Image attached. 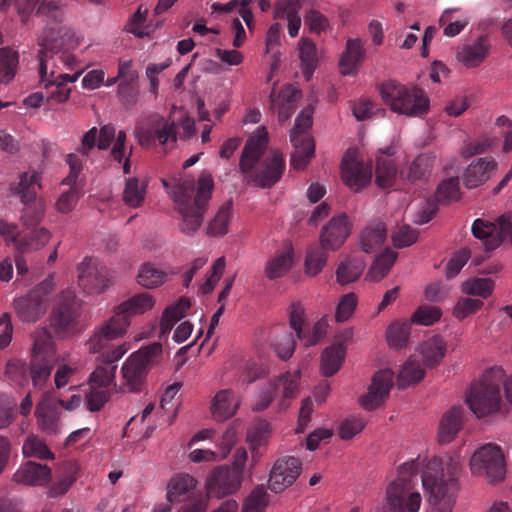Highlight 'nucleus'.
I'll return each mask as SVG.
<instances>
[{"label":"nucleus","mask_w":512,"mask_h":512,"mask_svg":"<svg viewBox=\"0 0 512 512\" xmlns=\"http://www.w3.org/2000/svg\"><path fill=\"white\" fill-rule=\"evenodd\" d=\"M213 187V179L207 174L200 176L197 187L192 178H182L174 186V201L181 216L179 230L183 234L193 235L200 228Z\"/></svg>","instance_id":"nucleus-1"},{"label":"nucleus","mask_w":512,"mask_h":512,"mask_svg":"<svg viewBox=\"0 0 512 512\" xmlns=\"http://www.w3.org/2000/svg\"><path fill=\"white\" fill-rule=\"evenodd\" d=\"M458 472V464L452 459L447 463L446 472L438 457H433L426 464L422 474V484L429 494L434 512H452L458 490Z\"/></svg>","instance_id":"nucleus-2"},{"label":"nucleus","mask_w":512,"mask_h":512,"mask_svg":"<svg viewBox=\"0 0 512 512\" xmlns=\"http://www.w3.org/2000/svg\"><path fill=\"white\" fill-rule=\"evenodd\" d=\"M501 367L487 369L481 380L471 386L466 402L478 417L495 413L500 408V387L503 385L507 400L512 404V377L506 381Z\"/></svg>","instance_id":"nucleus-3"},{"label":"nucleus","mask_w":512,"mask_h":512,"mask_svg":"<svg viewBox=\"0 0 512 512\" xmlns=\"http://www.w3.org/2000/svg\"><path fill=\"white\" fill-rule=\"evenodd\" d=\"M379 92L383 102L394 113L407 117H423L429 112V96L417 85H403L388 80L380 85Z\"/></svg>","instance_id":"nucleus-4"},{"label":"nucleus","mask_w":512,"mask_h":512,"mask_svg":"<svg viewBox=\"0 0 512 512\" xmlns=\"http://www.w3.org/2000/svg\"><path fill=\"white\" fill-rule=\"evenodd\" d=\"M419 463L416 460L403 463L398 469L397 478L386 490L385 512H418L421 495L412 491V478L416 476Z\"/></svg>","instance_id":"nucleus-5"},{"label":"nucleus","mask_w":512,"mask_h":512,"mask_svg":"<svg viewBox=\"0 0 512 512\" xmlns=\"http://www.w3.org/2000/svg\"><path fill=\"white\" fill-rule=\"evenodd\" d=\"M126 351L124 345H118L97 357L96 368L90 376L91 391L87 395V407L90 411H99L109 400V391L98 388L109 387L114 382L116 363Z\"/></svg>","instance_id":"nucleus-6"},{"label":"nucleus","mask_w":512,"mask_h":512,"mask_svg":"<svg viewBox=\"0 0 512 512\" xmlns=\"http://www.w3.org/2000/svg\"><path fill=\"white\" fill-rule=\"evenodd\" d=\"M163 358V346L154 342L133 352L123 363L121 374L131 392L143 390L149 371Z\"/></svg>","instance_id":"nucleus-7"},{"label":"nucleus","mask_w":512,"mask_h":512,"mask_svg":"<svg viewBox=\"0 0 512 512\" xmlns=\"http://www.w3.org/2000/svg\"><path fill=\"white\" fill-rule=\"evenodd\" d=\"M247 459V451L239 448L234 454L231 466L220 465L214 468L206 480L207 494L222 498L237 492L243 481Z\"/></svg>","instance_id":"nucleus-8"},{"label":"nucleus","mask_w":512,"mask_h":512,"mask_svg":"<svg viewBox=\"0 0 512 512\" xmlns=\"http://www.w3.org/2000/svg\"><path fill=\"white\" fill-rule=\"evenodd\" d=\"M135 137L143 148H152L156 145L165 147L169 142L176 143L178 135L175 121L153 113L139 121L135 127Z\"/></svg>","instance_id":"nucleus-9"},{"label":"nucleus","mask_w":512,"mask_h":512,"mask_svg":"<svg viewBox=\"0 0 512 512\" xmlns=\"http://www.w3.org/2000/svg\"><path fill=\"white\" fill-rule=\"evenodd\" d=\"M301 372L295 370L287 371L271 380L268 386L262 389L256 396L253 410L263 411L269 407L277 395H280L279 410L289 408L291 400L296 398L299 392Z\"/></svg>","instance_id":"nucleus-10"},{"label":"nucleus","mask_w":512,"mask_h":512,"mask_svg":"<svg viewBox=\"0 0 512 512\" xmlns=\"http://www.w3.org/2000/svg\"><path fill=\"white\" fill-rule=\"evenodd\" d=\"M81 301L74 292H61L50 315V325L60 337L73 335L81 330Z\"/></svg>","instance_id":"nucleus-11"},{"label":"nucleus","mask_w":512,"mask_h":512,"mask_svg":"<svg viewBox=\"0 0 512 512\" xmlns=\"http://www.w3.org/2000/svg\"><path fill=\"white\" fill-rule=\"evenodd\" d=\"M312 114V108L305 107L296 118L290 132V142L295 149L291 154L290 164L296 170H303L314 156V141L309 134L313 123Z\"/></svg>","instance_id":"nucleus-12"},{"label":"nucleus","mask_w":512,"mask_h":512,"mask_svg":"<svg viewBox=\"0 0 512 512\" xmlns=\"http://www.w3.org/2000/svg\"><path fill=\"white\" fill-rule=\"evenodd\" d=\"M37 58L39 61L40 83L47 90V98L57 103L68 100L71 89L67 87V84L75 82L80 73L77 72L72 75L60 73L56 75L53 70V53L48 54L43 49L38 51Z\"/></svg>","instance_id":"nucleus-13"},{"label":"nucleus","mask_w":512,"mask_h":512,"mask_svg":"<svg viewBox=\"0 0 512 512\" xmlns=\"http://www.w3.org/2000/svg\"><path fill=\"white\" fill-rule=\"evenodd\" d=\"M470 469L474 475L483 476L489 482L502 481L506 465L501 448L492 443L480 447L470 459Z\"/></svg>","instance_id":"nucleus-14"},{"label":"nucleus","mask_w":512,"mask_h":512,"mask_svg":"<svg viewBox=\"0 0 512 512\" xmlns=\"http://www.w3.org/2000/svg\"><path fill=\"white\" fill-rule=\"evenodd\" d=\"M33 11H35L36 16L42 18L45 22V28L38 39V45L48 54L53 53L55 42L62 32V6L54 0H40Z\"/></svg>","instance_id":"nucleus-15"},{"label":"nucleus","mask_w":512,"mask_h":512,"mask_svg":"<svg viewBox=\"0 0 512 512\" xmlns=\"http://www.w3.org/2000/svg\"><path fill=\"white\" fill-rule=\"evenodd\" d=\"M53 287L45 280L34 287L27 295L14 301L17 316L24 322H36L47 311L49 295Z\"/></svg>","instance_id":"nucleus-16"},{"label":"nucleus","mask_w":512,"mask_h":512,"mask_svg":"<svg viewBox=\"0 0 512 512\" xmlns=\"http://www.w3.org/2000/svg\"><path fill=\"white\" fill-rule=\"evenodd\" d=\"M78 272V284L88 294H100L111 284L107 267L97 259L85 258Z\"/></svg>","instance_id":"nucleus-17"},{"label":"nucleus","mask_w":512,"mask_h":512,"mask_svg":"<svg viewBox=\"0 0 512 512\" xmlns=\"http://www.w3.org/2000/svg\"><path fill=\"white\" fill-rule=\"evenodd\" d=\"M301 461L293 456L278 458L270 471L268 488L274 493H281L290 487L300 476Z\"/></svg>","instance_id":"nucleus-18"},{"label":"nucleus","mask_w":512,"mask_h":512,"mask_svg":"<svg viewBox=\"0 0 512 512\" xmlns=\"http://www.w3.org/2000/svg\"><path fill=\"white\" fill-rule=\"evenodd\" d=\"M341 173L345 184L358 192L370 183L372 166L359 161L355 151H347L341 162Z\"/></svg>","instance_id":"nucleus-19"},{"label":"nucleus","mask_w":512,"mask_h":512,"mask_svg":"<svg viewBox=\"0 0 512 512\" xmlns=\"http://www.w3.org/2000/svg\"><path fill=\"white\" fill-rule=\"evenodd\" d=\"M394 373L391 369L377 371L373 377L368 392L361 396L360 404L365 410H375L388 398L393 386Z\"/></svg>","instance_id":"nucleus-20"},{"label":"nucleus","mask_w":512,"mask_h":512,"mask_svg":"<svg viewBox=\"0 0 512 512\" xmlns=\"http://www.w3.org/2000/svg\"><path fill=\"white\" fill-rule=\"evenodd\" d=\"M285 169L283 154L273 150L261 162L259 167L251 174V181L261 188L272 187L280 180Z\"/></svg>","instance_id":"nucleus-21"},{"label":"nucleus","mask_w":512,"mask_h":512,"mask_svg":"<svg viewBox=\"0 0 512 512\" xmlns=\"http://www.w3.org/2000/svg\"><path fill=\"white\" fill-rule=\"evenodd\" d=\"M290 325L306 346L315 345L326 334L328 326L326 319L322 318L314 324L310 331L305 323L304 310L300 304H294L291 308Z\"/></svg>","instance_id":"nucleus-22"},{"label":"nucleus","mask_w":512,"mask_h":512,"mask_svg":"<svg viewBox=\"0 0 512 512\" xmlns=\"http://www.w3.org/2000/svg\"><path fill=\"white\" fill-rule=\"evenodd\" d=\"M127 328L125 322L119 316H112L107 322L99 327L86 342L87 350L90 353H98L108 343L125 334Z\"/></svg>","instance_id":"nucleus-23"},{"label":"nucleus","mask_w":512,"mask_h":512,"mask_svg":"<svg viewBox=\"0 0 512 512\" xmlns=\"http://www.w3.org/2000/svg\"><path fill=\"white\" fill-rule=\"evenodd\" d=\"M351 232V226L346 215L332 218L323 227L320 235V245L329 251L339 249Z\"/></svg>","instance_id":"nucleus-24"},{"label":"nucleus","mask_w":512,"mask_h":512,"mask_svg":"<svg viewBox=\"0 0 512 512\" xmlns=\"http://www.w3.org/2000/svg\"><path fill=\"white\" fill-rule=\"evenodd\" d=\"M497 167L498 163L492 157L478 158L464 170L462 174L463 185L468 189L483 185L496 172Z\"/></svg>","instance_id":"nucleus-25"},{"label":"nucleus","mask_w":512,"mask_h":512,"mask_svg":"<svg viewBox=\"0 0 512 512\" xmlns=\"http://www.w3.org/2000/svg\"><path fill=\"white\" fill-rule=\"evenodd\" d=\"M301 92L292 85L282 87L277 94L275 89L270 94L271 108L278 113L281 123L287 121L297 108Z\"/></svg>","instance_id":"nucleus-26"},{"label":"nucleus","mask_w":512,"mask_h":512,"mask_svg":"<svg viewBox=\"0 0 512 512\" xmlns=\"http://www.w3.org/2000/svg\"><path fill=\"white\" fill-rule=\"evenodd\" d=\"M268 144V135L264 129L250 137L245 144L240 158V169L244 174L252 173L255 163L263 155Z\"/></svg>","instance_id":"nucleus-27"},{"label":"nucleus","mask_w":512,"mask_h":512,"mask_svg":"<svg viewBox=\"0 0 512 512\" xmlns=\"http://www.w3.org/2000/svg\"><path fill=\"white\" fill-rule=\"evenodd\" d=\"M366 57V49L360 38L348 39L339 60V69L343 75H355Z\"/></svg>","instance_id":"nucleus-28"},{"label":"nucleus","mask_w":512,"mask_h":512,"mask_svg":"<svg viewBox=\"0 0 512 512\" xmlns=\"http://www.w3.org/2000/svg\"><path fill=\"white\" fill-rule=\"evenodd\" d=\"M490 50V42L486 35L477 37L472 43L459 47L457 59L468 68L479 66L487 57Z\"/></svg>","instance_id":"nucleus-29"},{"label":"nucleus","mask_w":512,"mask_h":512,"mask_svg":"<svg viewBox=\"0 0 512 512\" xmlns=\"http://www.w3.org/2000/svg\"><path fill=\"white\" fill-rule=\"evenodd\" d=\"M464 423V409L454 406L445 412L439 423L438 441L448 444L455 439Z\"/></svg>","instance_id":"nucleus-30"},{"label":"nucleus","mask_w":512,"mask_h":512,"mask_svg":"<svg viewBox=\"0 0 512 512\" xmlns=\"http://www.w3.org/2000/svg\"><path fill=\"white\" fill-rule=\"evenodd\" d=\"M154 303L155 301L153 297L149 293L143 292L122 302L115 309L113 316H119V318H122L125 322V327L128 328L130 324L129 318L131 316L145 313L152 309Z\"/></svg>","instance_id":"nucleus-31"},{"label":"nucleus","mask_w":512,"mask_h":512,"mask_svg":"<svg viewBox=\"0 0 512 512\" xmlns=\"http://www.w3.org/2000/svg\"><path fill=\"white\" fill-rule=\"evenodd\" d=\"M13 480L27 485H43L51 480V469L47 465L28 461L15 472Z\"/></svg>","instance_id":"nucleus-32"},{"label":"nucleus","mask_w":512,"mask_h":512,"mask_svg":"<svg viewBox=\"0 0 512 512\" xmlns=\"http://www.w3.org/2000/svg\"><path fill=\"white\" fill-rule=\"evenodd\" d=\"M301 4L298 0H283L277 3L274 10L275 19H286L288 22V34L294 38L301 27Z\"/></svg>","instance_id":"nucleus-33"},{"label":"nucleus","mask_w":512,"mask_h":512,"mask_svg":"<svg viewBox=\"0 0 512 512\" xmlns=\"http://www.w3.org/2000/svg\"><path fill=\"white\" fill-rule=\"evenodd\" d=\"M196 480L188 474L173 477L168 485L167 500L170 503L189 500L194 493Z\"/></svg>","instance_id":"nucleus-34"},{"label":"nucleus","mask_w":512,"mask_h":512,"mask_svg":"<svg viewBox=\"0 0 512 512\" xmlns=\"http://www.w3.org/2000/svg\"><path fill=\"white\" fill-rule=\"evenodd\" d=\"M39 174L36 171L23 172L18 183L11 188L12 193L20 197L23 204L37 200V189L40 188Z\"/></svg>","instance_id":"nucleus-35"},{"label":"nucleus","mask_w":512,"mask_h":512,"mask_svg":"<svg viewBox=\"0 0 512 512\" xmlns=\"http://www.w3.org/2000/svg\"><path fill=\"white\" fill-rule=\"evenodd\" d=\"M237 407L238 404L235 402L233 392L229 389L221 390L212 400V417L218 422H223L235 414Z\"/></svg>","instance_id":"nucleus-36"},{"label":"nucleus","mask_w":512,"mask_h":512,"mask_svg":"<svg viewBox=\"0 0 512 512\" xmlns=\"http://www.w3.org/2000/svg\"><path fill=\"white\" fill-rule=\"evenodd\" d=\"M57 360L31 358L29 377L35 389L43 390L50 383V377Z\"/></svg>","instance_id":"nucleus-37"},{"label":"nucleus","mask_w":512,"mask_h":512,"mask_svg":"<svg viewBox=\"0 0 512 512\" xmlns=\"http://www.w3.org/2000/svg\"><path fill=\"white\" fill-rule=\"evenodd\" d=\"M345 354L346 350L342 343H335L325 348L321 354V373L326 377L336 374L344 362Z\"/></svg>","instance_id":"nucleus-38"},{"label":"nucleus","mask_w":512,"mask_h":512,"mask_svg":"<svg viewBox=\"0 0 512 512\" xmlns=\"http://www.w3.org/2000/svg\"><path fill=\"white\" fill-rule=\"evenodd\" d=\"M33 347L31 358L57 360L56 347L51 333L46 328H37L32 335Z\"/></svg>","instance_id":"nucleus-39"},{"label":"nucleus","mask_w":512,"mask_h":512,"mask_svg":"<svg viewBox=\"0 0 512 512\" xmlns=\"http://www.w3.org/2000/svg\"><path fill=\"white\" fill-rule=\"evenodd\" d=\"M79 466L75 461H64L58 468L59 480L50 489L53 497L64 495L71 485L76 481Z\"/></svg>","instance_id":"nucleus-40"},{"label":"nucleus","mask_w":512,"mask_h":512,"mask_svg":"<svg viewBox=\"0 0 512 512\" xmlns=\"http://www.w3.org/2000/svg\"><path fill=\"white\" fill-rule=\"evenodd\" d=\"M419 351L424 365L432 368L437 366L445 356L446 344L442 337L433 336L420 345Z\"/></svg>","instance_id":"nucleus-41"},{"label":"nucleus","mask_w":512,"mask_h":512,"mask_svg":"<svg viewBox=\"0 0 512 512\" xmlns=\"http://www.w3.org/2000/svg\"><path fill=\"white\" fill-rule=\"evenodd\" d=\"M189 308L190 301L186 298H181L177 303L167 307L160 320L159 338H163L167 335L172 330L175 323L184 317Z\"/></svg>","instance_id":"nucleus-42"},{"label":"nucleus","mask_w":512,"mask_h":512,"mask_svg":"<svg viewBox=\"0 0 512 512\" xmlns=\"http://www.w3.org/2000/svg\"><path fill=\"white\" fill-rule=\"evenodd\" d=\"M365 269L361 258H346L337 267L336 280L341 285H347L359 279Z\"/></svg>","instance_id":"nucleus-43"},{"label":"nucleus","mask_w":512,"mask_h":512,"mask_svg":"<svg viewBox=\"0 0 512 512\" xmlns=\"http://www.w3.org/2000/svg\"><path fill=\"white\" fill-rule=\"evenodd\" d=\"M146 189V180L140 181L137 177L126 178L123 191L124 203L131 208L140 207L145 200Z\"/></svg>","instance_id":"nucleus-44"},{"label":"nucleus","mask_w":512,"mask_h":512,"mask_svg":"<svg viewBox=\"0 0 512 512\" xmlns=\"http://www.w3.org/2000/svg\"><path fill=\"white\" fill-rule=\"evenodd\" d=\"M386 236V227L381 222L367 227L361 234L362 250L366 253L376 252L382 247Z\"/></svg>","instance_id":"nucleus-45"},{"label":"nucleus","mask_w":512,"mask_h":512,"mask_svg":"<svg viewBox=\"0 0 512 512\" xmlns=\"http://www.w3.org/2000/svg\"><path fill=\"white\" fill-rule=\"evenodd\" d=\"M424 375V368L411 357L404 363L398 374L397 386L404 389L410 385H415L423 379Z\"/></svg>","instance_id":"nucleus-46"},{"label":"nucleus","mask_w":512,"mask_h":512,"mask_svg":"<svg viewBox=\"0 0 512 512\" xmlns=\"http://www.w3.org/2000/svg\"><path fill=\"white\" fill-rule=\"evenodd\" d=\"M22 453L26 458H37L40 460L54 459V454L45 441L34 434H29L24 440Z\"/></svg>","instance_id":"nucleus-47"},{"label":"nucleus","mask_w":512,"mask_h":512,"mask_svg":"<svg viewBox=\"0 0 512 512\" xmlns=\"http://www.w3.org/2000/svg\"><path fill=\"white\" fill-rule=\"evenodd\" d=\"M18 62V52L9 47L0 49V82L8 83L14 78Z\"/></svg>","instance_id":"nucleus-48"},{"label":"nucleus","mask_w":512,"mask_h":512,"mask_svg":"<svg viewBox=\"0 0 512 512\" xmlns=\"http://www.w3.org/2000/svg\"><path fill=\"white\" fill-rule=\"evenodd\" d=\"M231 215L232 202L228 201L220 206L214 218L209 222L207 234L210 236H221L226 234Z\"/></svg>","instance_id":"nucleus-49"},{"label":"nucleus","mask_w":512,"mask_h":512,"mask_svg":"<svg viewBox=\"0 0 512 512\" xmlns=\"http://www.w3.org/2000/svg\"><path fill=\"white\" fill-rule=\"evenodd\" d=\"M376 183L381 188L391 187L395 181L397 169L394 162L384 156H380L376 161Z\"/></svg>","instance_id":"nucleus-50"},{"label":"nucleus","mask_w":512,"mask_h":512,"mask_svg":"<svg viewBox=\"0 0 512 512\" xmlns=\"http://www.w3.org/2000/svg\"><path fill=\"white\" fill-rule=\"evenodd\" d=\"M397 259V253L392 250H385L379 255L368 272V277L373 281L382 280L390 271Z\"/></svg>","instance_id":"nucleus-51"},{"label":"nucleus","mask_w":512,"mask_h":512,"mask_svg":"<svg viewBox=\"0 0 512 512\" xmlns=\"http://www.w3.org/2000/svg\"><path fill=\"white\" fill-rule=\"evenodd\" d=\"M165 280L166 274L150 263L141 265L138 271L137 282L145 288H156L163 284Z\"/></svg>","instance_id":"nucleus-52"},{"label":"nucleus","mask_w":512,"mask_h":512,"mask_svg":"<svg viewBox=\"0 0 512 512\" xmlns=\"http://www.w3.org/2000/svg\"><path fill=\"white\" fill-rule=\"evenodd\" d=\"M495 288V282L491 278H472L462 283V292L467 295L488 298Z\"/></svg>","instance_id":"nucleus-53"},{"label":"nucleus","mask_w":512,"mask_h":512,"mask_svg":"<svg viewBox=\"0 0 512 512\" xmlns=\"http://www.w3.org/2000/svg\"><path fill=\"white\" fill-rule=\"evenodd\" d=\"M35 415L42 431L47 434H55L58 431L59 421L57 412L47 407L44 401L37 405Z\"/></svg>","instance_id":"nucleus-54"},{"label":"nucleus","mask_w":512,"mask_h":512,"mask_svg":"<svg viewBox=\"0 0 512 512\" xmlns=\"http://www.w3.org/2000/svg\"><path fill=\"white\" fill-rule=\"evenodd\" d=\"M291 266V252H283L268 261L265 267V275L270 280L280 278L290 270Z\"/></svg>","instance_id":"nucleus-55"},{"label":"nucleus","mask_w":512,"mask_h":512,"mask_svg":"<svg viewBox=\"0 0 512 512\" xmlns=\"http://www.w3.org/2000/svg\"><path fill=\"white\" fill-rule=\"evenodd\" d=\"M299 46V56L304 67V75L307 79H309L317 65L316 45L311 40L302 38L300 40Z\"/></svg>","instance_id":"nucleus-56"},{"label":"nucleus","mask_w":512,"mask_h":512,"mask_svg":"<svg viewBox=\"0 0 512 512\" xmlns=\"http://www.w3.org/2000/svg\"><path fill=\"white\" fill-rule=\"evenodd\" d=\"M456 11L457 9H446L439 19L440 26L444 27L443 34L447 37L460 34L469 24V18L466 16L454 19L453 14Z\"/></svg>","instance_id":"nucleus-57"},{"label":"nucleus","mask_w":512,"mask_h":512,"mask_svg":"<svg viewBox=\"0 0 512 512\" xmlns=\"http://www.w3.org/2000/svg\"><path fill=\"white\" fill-rule=\"evenodd\" d=\"M411 324L409 322H394L387 330V342L390 347L400 349L406 346L410 335Z\"/></svg>","instance_id":"nucleus-58"},{"label":"nucleus","mask_w":512,"mask_h":512,"mask_svg":"<svg viewBox=\"0 0 512 512\" xmlns=\"http://www.w3.org/2000/svg\"><path fill=\"white\" fill-rule=\"evenodd\" d=\"M327 251L322 245L313 246L308 250L305 260L307 274L315 276L323 269L327 261Z\"/></svg>","instance_id":"nucleus-59"},{"label":"nucleus","mask_w":512,"mask_h":512,"mask_svg":"<svg viewBox=\"0 0 512 512\" xmlns=\"http://www.w3.org/2000/svg\"><path fill=\"white\" fill-rule=\"evenodd\" d=\"M0 235L4 238L7 244L13 243L18 253L27 252L29 243L27 242L26 237L19 239V230L16 224L0 220Z\"/></svg>","instance_id":"nucleus-60"},{"label":"nucleus","mask_w":512,"mask_h":512,"mask_svg":"<svg viewBox=\"0 0 512 512\" xmlns=\"http://www.w3.org/2000/svg\"><path fill=\"white\" fill-rule=\"evenodd\" d=\"M5 375L15 385L23 386L29 380V367L19 359H12L6 365Z\"/></svg>","instance_id":"nucleus-61"},{"label":"nucleus","mask_w":512,"mask_h":512,"mask_svg":"<svg viewBox=\"0 0 512 512\" xmlns=\"http://www.w3.org/2000/svg\"><path fill=\"white\" fill-rule=\"evenodd\" d=\"M268 502V494L264 486H257L245 499L242 512H264Z\"/></svg>","instance_id":"nucleus-62"},{"label":"nucleus","mask_w":512,"mask_h":512,"mask_svg":"<svg viewBox=\"0 0 512 512\" xmlns=\"http://www.w3.org/2000/svg\"><path fill=\"white\" fill-rule=\"evenodd\" d=\"M459 178L451 177L442 181L436 191V200L440 203H449L460 198Z\"/></svg>","instance_id":"nucleus-63"},{"label":"nucleus","mask_w":512,"mask_h":512,"mask_svg":"<svg viewBox=\"0 0 512 512\" xmlns=\"http://www.w3.org/2000/svg\"><path fill=\"white\" fill-rule=\"evenodd\" d=\"M21 221L27 229L35 228L41 222L44 215V205L41 201L35 200L32 203L23 204Z\"/></svg>","instance_id":"nucleus-64"}]
</instances>
